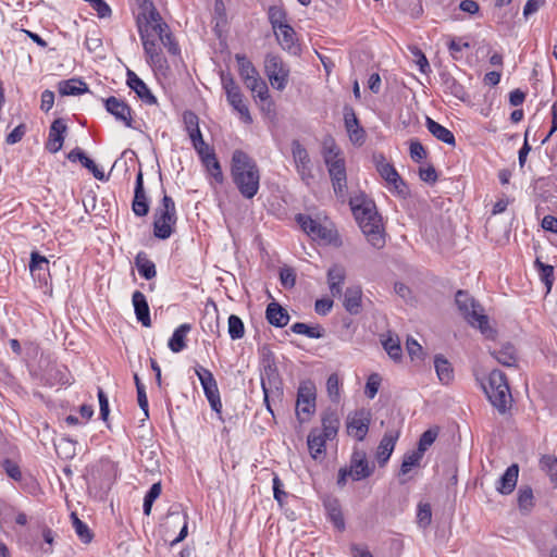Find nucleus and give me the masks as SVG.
Returning <instances> with one entry per match:
<instances>
[{"label":"nucleus","mask_w":557,"mask_h":557,"mask_svg":"<svg viewBox=\"0 0 557 557\" xmlns=\"http://www.w3.org/2000/svg\"><path fill=\"white\" fill-rule=\"evenodd\" d=\"M350 207L356 221L369 243L375 248H382L385 244L382 233V221L373 201L363 197H355L350 199Z\"/></svg>","instance_id":"obj_1"},{"label":"nucleus","mask_w":557,"mask_h":557,"mask_svg":"<svg viewBox=\"0 0 557 557\" xmlns=\"http://www.w3.org/2000/svg\"><path fill=\"white\" fill-rule=\"evenodd\" d=\"M232 177L243 197L253 198L259 190L260 173L256 162L244 151L235 150L232 157Z\"/></svg>","instance_id":"obj_2"},{"label":"nucleus","mask_w":557,"mask_h":557,"mask_svg":"<svg viewBox=\"0 0 557 557\" xmlns=\"http://www.w3.org/2000/svg\"><path fill=\"white\" fill-rule=\"evenodd\" d=\"M455 301L460 314L473 327L486 338H494L495 330L490 325L488 317L484 313L483 307L467 292L458 290Z\"/></svg>","instance_id":"obj_3"},{"label":"nucleus","mask_w":557,"mask_h":557,"mask_svg":"<svg viewBox=\"0 0 557 557\" xmlns=\"http://www.w3.org/2000/svg\"><path fill=\"white\" fill-rule=\"evenodd\" d=\"M484 392L493 407L500 413L507 410L511 403V394L504 372L493 370L488 375V384L484 386Z\"/></svg>","instance_id":"obj_4"},{"label":"nucleus","mask_w":557,"mask_h":557,"mask_svg":"<svg viewBox=\"0 0 557 557\" xmlns=\"http://www.w3.org/2000/svg\"><path fill=\"white\" fill-rule=\"evenodd\" d=\"M176 221L175 202L170 196L164 195L154 212L153 235L159 239H168L173 234Z\"/></svg>","instance_id":"obj_5"},{"label":"nucleus","mask_w":557,"mask_h":557,"mask_svg":"<svg viewBox=\"0 0 557 557\" xmlns=\"http://www.w3.org/2000/svg\"><path fill=\"white\" fill-rule=\"evenodd\" d=\"M264 72L274 89L282 91L286 88L290 71L280 55L274 53L265 55Z\"/></svg>","instance_id":"obj_6"},{"label":"nucleus","mask_w":557,"mask_h":557,"mask_svg":"<svg viewBox=\"0 0 557 557\" xmlns=\"http://www.w3.org/2000/svg\"><path fill=\"white\" fill-rule=\"evenodd\" d=\"M317 389L311 381L300 383L297 392L296 414L300 422L308 421L315 410Z\"/></svg>","instance_id":"obj_7"},{"label":"nucleus","mask_w":557,"mask_h":557,"mask_svg":"<svg viewBox=\"0 0 557 557\" xmlns=\"http://www.w3.org/2000/svg\"><path fill=\"white\" fill-rule=\"evenodd\" d=\"M139 35L149 63L156 71L165 75V73L169 71V65L154 39L157 36L150 33L148 27H140Z\"/></svg>","instance_id":"obj_8"},{"label":"nucleus","mask_w":557,"mask_h":557,"mask_svg":"<svg viewBox=\"0 0 557 557\" xmlns=\"http://www.w3.org/2000/svg\"><path fill=\"white\" fill-rule=\"evenodd\" d=\"M221 81L230 106L240 114V119L244 123L250 124L252 122V117L248 107L244 102L239 86L235 83L231 75L222 74Z\"/></svg>","instance_id":"obj_9"},{"label":"nucleus","mask_w":557,"mask_h":557,"mask_svg":"<svg viewBox=\"0 0 557 557\" xmlns=\"http://www.w3.org/2000/svg\"><path fill=\"white\" fill-rule=\"evenodd\" d=\"M292 156L294 164L300 180L309 185L313 180V165L307 149L300 144L299 140L292 141Z\"/></svg>","instance_id":"obj_10"},{"label":"nucleus","mask_w":557,"mask_h":557,"mask_svg":"<svg viewBox=\"0 0 557 557\" xmlns=\"http://www.w3.org/2000/svg\"><path fill=\"white\" fill-rule=\"evenodd\" d=\"M371 422V412L367 409L357 410L347 417V432L358 441H363Z\"/></svg>","instance_id":"obj_11"},{"label":"nucleus","mask_w":557,"mask_h":557,"mask_svg":"<svg viewBox=\"0 0 557 557\" xmlns=\"http://www.w3.org/2000/svg\"><path fill=\"white\" fill-rule=\"evenodd\" d=\"M373 162L381 177L385 180V182L396 191L399 194L404 193V187L406 186L404 181L395 168L391 163L386 162L385 157L382 153H375L373 154Z\"/></svg>","instance_id":"obj_12"},{"label":"nucleus","mask_w":557,"mask_h":557,"mask_svg":"<svg viewBox=\"0 0 557 557\" xmlns=\"http://www.w3.org/2000/svg\"><path fill=\"white\" fill-rule=\"evenodd\" d=\"M261 387L264 395V404L268 410L273 413L269 404V396L281 393V380L275 364L268 363L264 366L261 372Z\"/></svg>","instance_id":"obj_13"},{"label":"nucleus","mask_w":557,"mask_h":557,"mask_svg":"<svg viewBox=\"0 0 557 557\" xmlns=\"http://www.w3.org/2000/svg\"><path fill=\"white\" fill-rule=\"evenodd\" d=\"M103 103L106 110L112 114L117 122L128 128H134L132 116L133 110L124 100L111 96L104 99Z\"/></svg>","instance_id":"obj_14"},{"label":"nucleus","mask_w":557,"mask_h":557,"mask_svg":"<svg viewBox=\"0 0 557 557\" xmlns=\"http://www.w3.org/2000/svg\"><path fill=\"white\" fill-rule=\"evenodd\" d=\"M185 129L191 140L193 147L198 154H203V151L209 150L210 147L205 143L202 134L199 128V119L191 112L186 111L183 115Z\"/></svg>","instance_id":"obj_15"},{"label":"nucleus","mask_w":557,"mask_h":557,"mask_svg":"<svg viewBox=\"0 0 557 557\" xmlns=\"http://www.w3.org/2000/svg\"><path fill=\"white\" fill-rule=\"evenodd\" d=\"M67 126L63 119H57L49 128V136L46 143V149L51 153H57L63 147Z\"/></svg>","instance_id":"obj_16"},{"label":"nucleus","mask_w":557,"mask_h":557,"mask_svg":"<svg viewBox=\"0 0 557 557\" xmlns=\"http://www.w3.org/2000/svg\"><path fill=\"white\" fill-rule=\"evenodd\" d=\"M344 123L350 141L354 145L361 146L366 140V132L359 125L358 117L352 108H345Z\"/></svg>","instance_id":"obj_17"},{"label":"nucleus","mask_w":557,"mask_h":557,"mask_svg":"<svg viewBox=\"0 0 557 557\" xmlns=\"http://www.w3.org/2000/svg\"><path fill=\"white\" fill-rule=\"evenodd\" d=\"M274 34L278 45L283 50L287 51L290 54H298L300 51V46L296 38V32L294 28L287 23L282 27L274 29Z\"/></svg>","instance_id":"obj_18"},{"label":"nucleus","mask_w":557,"mask_h":557,"mask_svg":"<svg viewBox=\"0 0 557 557\" xmlns=\"http://www.w3.org/2000/svg\"><path fill=\"white\" fill-rule=\"evenodd\" d=\"M350 478L354 481H360L369 478L372 474L373 469L370 468L367 455L363 450H355L350 460Z\"/></svg>","instance_id":"obj_19"},{"label":"nucleus","mask_w":557,"mask_h":557,"mask_svg":"<svg viewBox=\"0 0 557 557\" xmlns=\"http://www.w3.org/2000/svg\"><path fill=\"white\" fill-rule=\"evenodd\" d=\"M334 193L337 197L344 198L347 193L346 162L332 164L327 168Z\"/></svg>","instance_id":"obj_20"},{"label":"nucleus","mask_w":557,"mask_h":557,"mask_svg":"<svg viewBox=\"0 0 557 557\" xmlns=\"http://www.w3.org/2000/svg\"><path fill=\"white\" fill-rule=\"evenodd\" d=\"M346 269L342 264H333L326 274L330 293L333 297L343 296V285L346 280Z\"/></svg>","instance_id":"obj_21"},{"label":"nucleus","mask_w":557,"mask_h":557,"mask_svg":"<svg viewBox=\"0 0 557 557\" xmlns=\"http://www.w3.org/2000/svg\"><path fill=\"white\" fill-rule=\"evenodd\" d=\"M132 208L137 216H145L149 212V201L144 189V178L141 171H139L136 176Z\"/></svg>","instance_id":"obj_22"},{"label":"nucleus","mask_w":557,"mask_h":557,"mask_svg":"<svg viewBox=\"0 0 557 557\" xmlns=\"http://www.w3.org/2000/svg\"><path fill=\"white\" fill-rule=\"evenodd\" d=\"M398 437V430H389L383 435L376 450V459L380 466H384L388 461Z\"/></svg>","instance_id":"obj_23"},{"label":"nucleus","mask_w":557,"mask_h":557,"mask_svg":"<svg viewBox=\"0 0 557 557\" xmlns=\"http://www.w3.org/2000/svg\"><path fill=\"white\" fill-rule=\"evenodd\" d=\"M127 86L147 104H156L157 98L152 95L145 82L134 72L127 71Z\"/></svg>","instance_id":"obj_24"},{"label":"nucleus","mask_w":557,"mask_h":557,"mask_svg":"<svg viewBox=\"0 0 557 557\" xmlns=\"http://www.w3.org/2000/svg\"><path fill=\"white\" fill-rule=\"evenodd\" d=\"M343 306L350 314H358L361 310L362 289L359 285H351L343 293Z\"/></svg>","instance_id":"obj_25"},{"label":"nucleus","mask_w":557,"mask_h":557,"mask_svg":"<svg viewBox=\"0 0 557 557\" xmlns=\"http://www.w3.org/2000/svg\"><path fill=\"white\" fill-rule=\"evenodd\" d=\"M132 302L135 309V314L137 320L144 325V326H150L151 320H150V312H149V306L147 302V299L145 295L136 290L133 293L132 296Z\"/></svg>","instance_id":"obj_26"},{"label":"nucleus","mask_w":557,"mask_h":557,"mask_svg":"<svg viewBox=\"0 0 557 557\" xmlns=\"http://www.w3.org/2000/svg\"><path fill=\"white\" fill-rule=\"evenodd\" d=\"M265 317L268 322L276 327H284L289 322L288 312L275 301H272L268 305Z\"/></svg>","instance_id":"obj_27"},{"label":"nucleus","mask_w":557,"mask_h":557,"mask_svg":"<svg viewBox=\"0 0 557 557\" xmlns=\"http://www.w3.org/2000/svg\"><path fill=\"white\" fill-rule=\"evenodd\" d=\"M518 475V465L513 463L509 466L498 481L497 491L504 495L510 494L517 485Z\"/></svg>","instance_id":"obj_28"},{"label":"nucleus","mask_w":557,"mask_h":557,"mask_svg":"<svg viewBox=\"0 0 557 557\" xmlns=\"http://www.w3.org/2000/svg\"><path fill=\"white\" fill-rule=\"evenodd\" d=\"M330 441L326 438L318 429H313L310 431L307 444L309 448V453L313 459H319L325 453V442Z\"/></svg>","instance_id":"obj_29"},{"label":"nucleus","mask_w":557,"mask_h":557,"mask_svg":"<svg viewBox=\"0 0 557 557\" xmlns=\"http://www.w3.org/2000/svg\"><path fill=\"white\" fill-rule=\"evenodd\" d=\"M425 126L428 131L440 141L447 144L449 146H455L456 139L454 134L446 128L445 126L441 125L433 119L426 116L425 120Z\"/></svg>","instance_id":"obj_30"},{"label":"nucleus","mask_w":557,"mask_h":557,"mask_svg":"<svg viewBox=\"0 0 557 557\" xmlns=\"http://www.w3.org/2000/svg\"><path fill=\"white\" fill-rule=\"evenodd\" d=\"M195 373L200 381L206 397L220 393L212 372L201 366L195 367Z\"/></svg>","instance_id":"obj_31"},{"label":"nucleus","mask_w":557,"mask_h":557,"mask_svg":"<svg viewBox=\"0 0 557 557\" xmlns=\"http://www.w3.org/2000/svg\"><path fill=\"white\" fill-rule=\"evenodd\" d=\"M190 330L191 325L189 323H183L174 330L168 343L171 351L177 354L186 348V336Z\"/></svg>","instance_id":"obj_32"},{"label":"nucleus","mask_w":557,"mask_h":557,"mask_svg":"<svg viewBox=\"0 0 557 557\" xmlns=\"http://www.w3.org/2000/svg\"><path fill=\"white\" fill-rule=\"evenodd\" d=\"M322 156L326 168L332 166V164L345 163L341 149L332 138L324 141Z\"/></svg>","instance_id":"obj_33"},{"label":"nucleus","mask_w":557,"mask_h":557,"mask_svg":"<svg viewBox=\"0 0 557 557\" xmlns=\"http://www.w3.org/2000/svg\"><path fill=\"white\" fill-rule=\"evenodd\" d=\"M154 35L159 38L160 42L169 51V53L172 55L180 54L181 49L172 33L170 32L168 24H158L157 33Z\"/></svg>","instance_id":"obj_34"},{"label":"nucleus","mask_w":557,"mask_h":557,"mask_svg":"<svg viewBox=\"0 0 557 557\" xmlns=\"http://www.w3.org/2000/svg\"><path fill=\"white\" fill-rule=\"evenodd\" d=\"M323 504L327 512V516L335 525V528L338 530H343L345 528V522L338 499L334 497H326Z\"/></svg>","instance_id":"obj_35"},{"label":"nucleus","mask_w":557,"mask_h":557,"mask_svg":"<svg viewBox=\"0 0 557 557\" xmlns=\"http://www.w3.org/2000/svg\"><path fill=\"white\" fill-rule=\"evenodd\" d=\"M339 429V418L335 411H326L322 416V430L320 431L326 438L334 440Z\"/></svg>","instance_id":"obj_36"},{"label":"nucleus","mask_w":557,"mask_h":557,"mask_svg":"<svg viewBox=\"0 0 557 557\" xmlns=\"http://www.w3.org/2000/svg\"><path fill=\"white\" fill-rule=\"evenodd\" d=\"M135 265L140 276L146 280L156 277L157 270L156 264L151 261L145 251H139L135 257Z\"/></svg>","instance_id":"obj_37"},{"label":"nucleus","mask_w":557,"mask_h":557,"mask_svg":"<svg viewBox=\"0 0 557 557\" xmlns=\"http://www.w3.org/2000/svg\"><path fill=\"white\" fill-rule=\"evenodd\" d=\"M88 91V86L81 79H67L59 83V92L62 96H77Z\"/></svg>","instance_id":"obj_38"},{"label":"nucleus","mask_w":557,"mask_h":557,"mask_svg":"<svg viewBox=\"0 0 557 557\" xmlns=\"http://www.w3.org/2000/svg\"><path fill=\"white\" fill-rule=\"evenodd\" d=\"M246 87L257 95L261 100L269 97V89L264 81H262L257 72L255 75L243 78Z\"/></svg>","instance_id":"obj_39"},{"label":"nucleus","mask_w":557,"mask_h":557,"mask_svg":"<svg viewBox=\"0 0 557 557\" xmlns=\"http://www.w3.org/2000/svg\"><path fill=\"white\" fill-rule=\"evenodd\" d=\"M435 371L443 384H449L454 379V370L447 359L436 356L434 360Z\"/></svg>","instance_id":"obj_40"},{"label":"nucleus","mask_w":557,"mask_h":557,"mask_svg":"<svg viewBox=\"0 0 557 557\" xmlns=\"http://www.w3.org/2000/svg\"><path fill=\"white\" fill-rule=\"evenodd\" d=\"M492 355L505 367H513L517 362L515 347L510 344L504 345L499 350L493 351Z\"/></svg>","instance_id":"obj_41"},{"label":"nucleus","mask_w":557,"mask_h":557,"mask_svg":"<svg viewBox=\"0 0 557 557\" xmlns=\"http://www.w3.org/2000/svg\"><path fill=\"white\" fill-rule=\"evenodd\" d=\"M71 520L74 531L78 539L85 544L90 543L94 537V534L90 531L89 527L84 521H82L75 512L71 513Z\"/></svg>","instance_id":"obj_42"},{"label":"nucleus","mask_w":557,"mask_h":557,"mask_svg":"<svg viewBox=\"0 0 557 557\" xmlns=\"http://www.w3.org/2000/svg\"><path fill=\"white\" fill-rule=\"evenodd\" d=\"M382 345L393 360H399L401 358L403 350L397 336L394 337L392 334H388L382 339Z\"/></svg>","instance_id":"obj_43"},{"label":"nucleus","mask_w":557,"mask_h":557,"mask_svg":"<svg viewBox=\"0 0 557 557\" xmlns=\"http://www.w3.org/2000/svg\"><path fill=\"white\" fill-rule=\"evenodd\" d=\"M227 332L233 341L242 339L245 336V325L238 315L231 314L228 317Z\"/></svg>","instance_id":"obj_44"},{"label":"nucleus","mask_w":557,"mask_h":557,"mask_svg":"<svg viewBox=\"0 0 557 557\" xmlns=\"http://www.w3.org/2000/svg\"><path fill=\"white\" fill-rule=\"evenodd\" d=\"M422 458L423 455L418 450L406 454L403 458L399 475H406L412 470V468L418 467Z\"/></svg>","instance_id":"obj_45"},{"label":"nucleus","mask_w":557,"mask_h":557,"mask_svg":"<svg viewBox=\"0 0 557 557\" xmlns=\"http://www.w3.org/2000/svg\"><path fill=\"white\" fill-rule=\"evenodd\" d=\"M313 232L309 234L313 239H322L327 243H332L337 236L336 232L326 225L317 222Z\"/></svg>","instance_id":"obj_46"},{"label":"nucleus","mask_w":557,"mask_h":557,"mask_svg":"<svg viewBox=\"0 0 557 557\" xmlns=\"http://www.w3.org/2000/svg\"><path fill=\"white\" fill-rule=\"evenodd\" d=\"M313 232L309 234L313 239H322L327 243H332L337 236L336 232L326 225L317 222Z\"/></svg>","instance_id":"obj_47"},{"label":"nucleus","mask_w":557,"mask_h":557,"mask_svg":"<svg viewBox=\"0 0 557 557\" xmlns=\"http://www.w3.org/2000/svg\"><path fill=\"white\" fill-rule=\"evenodd\" d=\"M290 330L300 335H306L309 338H321L323 330L320 326H309L306 323L297 322L292 325Z\"/></svg>","instance_id":"obj_48"},{"label":"nucleus","mask_w":557,"mask_h":557,"mask_svg":"<svg viewBox=\"0 0 557 557\" xmlns=\"http://www.w3.org/2000/svg\"><path fill=\"white\" fill-rule=\"evenodd\" d=\"M541 280L544 282L547 292L552 289L554 283V268L548 264H544L539 258L534 262Z\"/></svg>","instance_id":"obj_49"},{"label":"nucleus","mask_w":557,"mask_h":557,"mask_svg":"<svg viewBox=\"0 0 557 557\" xmlns=\"http://www.w3.org/2000/svg\"><path fill=\"white\" fill-rule=\"evenodd\" d=\"M268 14L273 30L287 24V15L283 8L270 7Z\"/></svg>","instance_id":"obj_50"},{"label":"nucleus","mask_w":557,"mask_h":557,"mask_svg":"<svg viewBox=\"0 0 557 557\" xmlns=\"http://www.w3.org/2000/svg\"><path fill=\"white\" fill-rule=\"evenodd\" d=\"M432 522V509L429 503H419L417 511V523L419 528L426 529Z\"/></svg>","instance_id":"obj_51"},{"label":"nucleus","mask_w":557,"mask_h":557,"mask_svg":"<svg viewBox=\"0 0 557 557\" xmlns=\"http://www.w3.org/2000/svg\"><path fill=\"white\" fill-rule=\"evenodd\" d=\"M48 259L39 255L37 251H33L30 253L29 270L33 275L38 272V276H40V271H48Z\"/></svg>","instance_id":"obj_52"},{"label":"nucleus","mask_w":557,"mask_h":557,"mask_svg":"<svg viewBox=\"0 0 557 557\" xmlns=\"http://www.w3.org/2000/svg\"><path fill=\"white\" fill-rule=\"evenodd\" d=\"M235 60L238 64V72L242 78L255 75L258 72L245 54H236Z\"/></svg>","instance_id":"obj_53"},{"label":"nucleus","mask_w":557,"mask_h":557,"mask_svg":"<svg viewBox=\"0 0 557 557\" xmlns=\"http://www.w3.org/2000/svg\"><path fill=\"white\" fill-rule=\"evenodd\" d=\"M326 391L330 399L334 403L339 401L341 397V385L339 379L336 373L331 374L326 381Z\"/></svg>","instance_id":"obj_54"},{"label":"nucleus","mask_w":557,"mask_h":557,"mask_svg":"<svg viewBox=\"0 0 557 557\" xmlns=\"http://www.w3.org/2000/svg\"><path fill=\"white\" fill-rule=\"evenodd\" d=\"M542 469L550 476L552 482L557 486V458L544 456L541 459Z\"/></svg>","instance_id":"obj_55"},{"label":"nucleus","mask_w":557,"mask_h":557,"mask_svg":"<svg viewBox=\"0 0 557 557\" xmlns=\"http://www.w3.org/2000/svg\"><path fill=\"white\" fill-rule=\"evenodd\" d=\"M518 505L519 508L524 511H529L533 507V493L530 487L519 490Z\"/></svg>","instance_id":"obj_56"},{"label":"nucleus","mask_w":557,"mask_h":557,"mask_svg":"<svg viewBox=\"0 0 557 557\" xmlns=\"http://www.w3.org/2000/svg\"><path fill=\"white\" fill-rule=\"evenodd\" d=\"M437 434V430L433 429L423 432L422 435L420 436L417 450L424 455V451L435 442Z\"/></svg>","instance_id":"obj_57"},{"label":"nucleus","mask_w":557,"mask_h":557,"mask_svg":"<svg viewBox=\"0 0 557 557\" xmlns=\"http://www.w3.org/2000/svg\"><path fill=\"white\" fill-rule=\"evenodd\" d=\"M381 385V376L377 373H372L367 381L364 394L368 398L373 399L379 392Z\"/></svg>","instance_id":"obj_58"},{"label":"nucleus","mask_w":557,"mask_h":557,"mask_svg":"<svg viewBox=\"0 0 557 557\" xmlns=\"http://www.w3.org/2000/svg\"><path fill=\"white\" fill-rule=\"evenodd\" d=\"M41 535L48 547H41V552L45 555H51L53 553L52 545L54 543V532L47 525L41 530Z\"/></svg>","instance_id":"obj_59"},{"label":"nucleus","mask_w":557,"mask_h":557,"mask_svg":"<svg viewBox=\"0 0 557 557\" xmlns=\"http://www.w3.org/2000/svg\"><path fill=\"white\" fill-rule=\"evenodd\" d=\"M158 24H165V23L162 21L160 13L152 7V9L149 11L148 18H147V25L145 27H148V30L150 33L156 34Z\"/></svg>","instance_id":"obj_60"},{"label":"nucleus","mask_w":557,"mask_h":557,"mask_svg":"<svg viewBox=\"0 0 557 557\" xmlns=\"http://www.w3.org/2000/svg\"><path fill=\"white\" fill-rule=\"evenodd\" d=\"M296 221L298 222V224L300 225L301 230L306 233V234H310L311 232H313L314 230V225L315 223L318 222L317 220L312 219L311 216L309 215H306V214H297L296 216Z\"/></svg>","instance_id":"obj_61"},{"label":"nucleus","mask_w":557,"mask_h":557,"mask_svg":"<svg viewBox=\"0 0 557 557\" xmlns=\"http://www.w3.org/2000/svg\"><path fill=\"white\" fill-rule=\"evenodd\" d=\"M81 163H82V165L84 168H86L87 170H89L92 173L95 178H97L99 181H106L107 180L103 171L99 170L97 164L90 158H88L87 156L83 158V161Z\"/></svg>","instance_id":"obj_62"},{"label":"nucleus","mask_w":557,"mask_h":557,"mask_svg":"<svg viewBox=\"0 0 557 557\" xmlns=\"http://www.w3.org/2000/svg\"><path fill=\"white\" fill-rule=\"evenodd\" d=\"M410 157L413 161L417 162H420L426 157V151L420 141L412 140L410 143Z\"/></svg>","instance_id":"obj_63"},{"label":"nucleus","mask_w":557,"mask_h":557,"mask_svg":"<svg viewBox=\"0 0 557 557\" xmlns=\"http://www.w3.org/2000/svg\"><path fill=\"white\" fill-rule=\"evenodd\" d=\"M91 8L97 12L98 16L101 18L108 17L111 15L110 7L103 0H87Z\"/></svg>","instance_id":"obj_64"}]
</instances>
